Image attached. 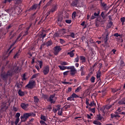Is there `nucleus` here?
<instances>
[{
  "instance_id": "58836bf2",
  "label": "nucleus",
  "mask_w": 125,
  "mask_h": 125,
  "mask_svg": "<svg viewBox=\"0 0 125 125\" xmlns=\"http://www.w3.org/2000/svg\"><path fill=\"white\" fill-rule=\"evenodd\" d=\"M67 100H68V101H75V99H73L71 95V96L67 98Z\"/></svg>"
},
{
  "instance_id": "f8f14e48",
  "label": "nucleus",
  "mask_w": 125,
  "mask_h": 125,
  "mask_svg": "<svg viewBox=\"0 0 125 125\" xmlns=\"http://www.w3.org/2000/svg\"><path fill=\"white\" fill-rule=\"evenodd\" d=\"M79 3V0H74L71 3V6H75L76 7Z\"/></svg>"
},
{
  "instance_id": "09e8293b",
  "label": "nucleus",
  "mask_w": 125,
  "mask_h": 125,
  "mask_svg": "<svg viewBox=\"0 0 125 125\" xmlns=\"http://www.w3.org/2000/svg\"><path fill=\"white\" fill-rule=\"evenodd\" d=\"M59 37H60V35L58 33H55L53 36V38H59Z\"/></svg>"
},
{
  "instance_id": "473e14b6",
  "label": "nucleus",
  "mask_w": 125,
  "mask_h": 125,
  "mask_svg": "<svg viewBox=\"0 0 125 125\" xmlns=\"http://www.w3.org/2000/svg\"><path fill=\"white\" fill-rule=\"evenodd\" d=\"M76 56L77 57L74 59V63H76V62L78 63V62H79L80 61V58L79 57V55L76 54Z\"/></svg>"
},
{
  "instance_id": "49530a36",
  "label": "nucleus",
  "mask_w": 125,
  "mask_h": 125,
  "mask_svg": "<svg viewBox=\"0 0 125 125\" xmlns=\"http://www.w3.org/2000/svg\"><path fill=\"white\" fill-rule=\"evenodd\" d=\"M96 104L94 103V101H92L90 103V104H89V106L90 107H92L93 106H96Z\"/></svg>"
},
{
  "instance_id": "c756f323",
  "label": "nucleus",
  "mask_w": 125,
  "mask_h": 125,
  "mask_svg": "<svg viewBox=\"0 0 125 125\" xmlns=\"http://www.w3.org/2000/svg\"><path fill=\"white\" fill-rule=\"evenodd\" d=\"M122 112V110L121 109V108H118V109L116 111V112H115V114H116L117 115H120L121 113Z\"/></svg>"
},
{
  "instance_id": "20e7f679",
  "label": "nucleus",
  "mask_w": 125,
  "mask_h": 125,
  "mask_svg": "<svg viewBox=\"0 0 125 125\" xmlns=\"http://www.w3.org/2000/svg\"><path fill=\"white\" fill-rule=\"evenodd\" d=\"M62 50V48H61V46H56L54 48V55H58V54L60 51Z\"/></svg>"
},
{
  "instance_id": "e2e57ef3",
  "label": "nucleus",
  "mask_w": 125,
  "mask_h": 125,
  "mask_svg": "<svg viewBox=\"0 0 125 125\" xmlns=\"http://www.w3.org/2000/svg\"><path fill=\"white\" fill-rule=\"evenodd\" d=\"M13 26V24H10L9 26H7L6 29L9 30V29H10L11 28H12Z\"/></svg>"
},
{
  "instance_id": "c85d7f7f",
  "label": "nucleus",
  "mask_w": 125,
  "mask_h": 125,
  "mask_svg": "<svg viewBox=\"0 0 125 125\" xmlns=\"http://www.w3.org/2000/svg\"><path fill=\"white\" fill-rule=\"evenodd\" d=\"M113 36L114 37H116V38H119V37H119L120 40H121V39H122L123 37L122 35H121V34H119L118 33L114 34Z\"/></svg>"
},
{
  "instance_id": "b1692460",
  "label": "nucleus",
  "mask_w": 125,
  "mask_h": 125,
  "mask_svg": "<svg viewBox=\"0 0 125 125\" xmlns=\"http://www.w3.org/2000/svg\"><path fill=\"white\" fill-rule=\"evenodd\" d=\"M18 94L20 96H24L25 95V93L22 91L21 89H20L18 91Z\"/></svg>"
},
{
  "instance_id": "6e6552de",
  "label": "nucleus",
  "mask_w": 125,
  "mask_h": 125,
  "mask_svg": "<svg viewBox=\"0 0 125 125\" xmlns=\"http://www.w3.org/2000/svg\"><path fill=\"white\" fill-rule=\"evenodd\" d=\"M21 37H22V33H20L19 35V36L17 37L16 41L12 42V43L11 44L12 46H13V45H14V44H15V43H16V42H20V41H21V40H22V38H21ZM20 38H21L20 39Z\"/></svg>"
},
{
  "instance_id": "de8ad7c7",
  "label": "nucleus",
  "mask_w": 125,
  "mask_h": 125,
  "mask_svg": "<svg viewBox=\"0 0 125 125\" xmlns=\"http://www.w3.org/2000/svg\"><path fill=\"white\" fill-rule=\"evenodd\" d=\"M105 110H109V109H111V108H112V105H105Z\"/></svg>"
},
{
  "instance_id": "cd10ccee",
  "label": "nucleus",
  "mask_w": 125,
  "mask_h": 125,
  "mask_svg": "<svg viewBox=\"0 0 125 125\" xmlns=\"http://www.w3.org/2000/svg\"><path fill=\"white\" fill-rule=\"evenodd\" d=\"M118 104H120V105H125V101L124 100V98L118 102Z\"/></svg>"
},
{
  "instance_id": "f704fd0d",
  "label": "nucleus",
  "mask_w": 125,
  "mask_h": 125,
  "mask_svg": "<svg viewBox=\"0 0 125 125\" xmlns=\"http://www.w3.org/2000/svg\"><path fill=\"white\" fill-rule=\"evenodd\" d=\"M97 119L98 121H101L103 119V117L101 116V114H99V115H97Z\"/></svg>"
},
{
  "instance_id": "4468645a",
  "label": "nucleus",
  "mask_w": 125,
  "mask_h": 125,
  "mask_svg": "<svg viewBox=\"0 0 125 125\" xmlns=\"http://www.w3.org/2000/svg\"><path fill=\"white\" fill-rule=\"evenodd\" d=\"M21 107L23 110H26V109H27V108H28V107H29V104H25V103H21Z\"/></svg>"
},
{
  "instance_id": "3c124183",
  "label": "nucleus",
  "mask_w": 125,
  "mask_h": 125,
  "mask_svg": "<svg viewBox=\"0 0 125 125\" xmlns=\"http://www.w3.org/2000/svg\"><path fill=\"white\" fill-rule=\"evenodd\" d=\"M82 89V86H80L77 88L75 90V92H79V91Z\"/></svg>"
},
{
  "instance_id": "5fc2aeb1",
  "label": "nucleus",
  "mask_w": 125,
  "mask_h": 125,
  "mask_svg": "<svg viewBox=\"0 0 125 125\" xmlns=\"http://www.w3.org/2000/svg\"><path fill=\"white\" fill-rule=\"evenodd\" d=\"M20 121V118H16V121L15 122V125H18V123H19Z\"/></svg>"
},
{
  "instance_id": "bb28decb",
  "label": "nucleus",
  "mask_w": 125,
  "mask_h": 125,
  "mask_svg": "<svg viewBox=\"0 0 125 125\" xmlns=\"http://www.w3.org/2000/svg\"><path fill=\"white\" fill-rule=\"evenodd\" d=\"M52 44V41L51 40L48 41L45 43L46 46H50Z\"/></svg>"
},
{
  "instance_id": "37998d69",
  "label": "nucleus",
  "mask_w": 125,
  "mask_h": 125,
  "mask_svg": "<svg viewBox=\"0 0 125 125\" xmlns=\"http://www.w3.org/2000/svg\"><path fill=\"white\" fill-rule=\"evenodd\" d=\"M89 111H90V112H92L93 114L95 113V108H91V107L89 108Z\"/></svg>"
},
{
  "instance_id": "864d4df0",
  "label": "nucleus",
  "mask_w": 125,
  "mask_h": 125,
  "mask_svg": "<svg viewBox=\"0 0 125 125\" xmlns=\"http://www.w3.org/2000/svg\"><path fill=\"white\" fill-rule=\"evenodd\" d=\"M20 116H21V114H20V113L18 112L16 114L15 118H16L17 119H19V118L20 117Z\"/></svg>"
},
{
  "instance_id": "79ce46f5",
  "label": "nucleus",
  "mask_w": 125,
  "mask_h": 125,
  "mask_svg": "<svg viewBox=\"0 0 125 125\" xmlns=\"http://www.w3.org/2000/svg\"><path fill=\"white\" fill-rule=\"evenodd\" d=\"M41 119L43 120L44 122H46V117L44 115H41Z\"/></svg>"
},
{
  "instance_id": "8fccbe9b",
  "label": "nucleus",
  "mask_w": 125,
  "mask_h": 125,
  "mask_svg": "<svg viewBox=\"0 0 125 125\" xmlns=\"http://www.w3.org/2000/svg\"><path fill=\"white\" fill-rule=\"evenodd\" d=\"M69 37H71V38H72V39H75V33L74 32L70 33V35H69Z\"/></svg>"
},
{
  "instance_id": "ea45409f",
  "label": "nucleus",
  "mask_w": 125,
  "mask_h": 125,
  "mask_svg": "<svg viewBox=\"0 0 125 125\" xmlns=\"http://www.w3.org/2000/svg\"><path fill=\"white\" fill-rule=\"evenodd\" d=\"M101 16L102 17L103 19H105L106 16H105V12H102Z\"/></svg>"
},
{
  "instance_id": "69168bd1",
  "label": "nucleus",
  "mask_w": 125,
  "mask_h": 125,
  "mask_svg": "<svg viewBox=\"0 0 125 125\" xmlns=\"http://www.w3.org/2000/svg\"><path fill=\"white\" fill-rule=\"evenodd\" d=\"M90 74H88L87 76H86V81H88L89 80V78L91 77Z\"/></svg>"
},
{
  "instance_id": "dca6fc26",
  "label": "nucleus",
  "mask_w": 125,
  "mask_h": 125,
  "mask_svg": "<svg viewBox=\"0 0 125 125\" xmlns=\"http://www.w3.org/2000/svg\"><path fill=\"white\" fill-rule=\"evenodd\" d=\"M8 108V107L6 106V103H3L1 105V111H3V110H6Z\"/></svg>"
},
{
  "instance_id": "c9c22d12",
  "label": "nucleus",
  "mask_w": 125,
  "mask_h": 125,
  "mask_svg": "<svg viewBox=\"0 0 125 125\" xmlns=\"http://www.w3.org/2000/svg\"><path fill=\"white\" fill-rule=\"evenodd\" d=\"M72 97L74 98H80V97L77 95V94L73 93L72 95Z\"/></svg>"
},
{
  "instance_id": "680f3d73",
  "label": "nucleus",
  "mask_w": 125,
  "mask_h": 125,
  "mask_svg": "<svg viewBox=\"0 0 125 125\" xmlns=\"http://www.w3.org/2000/svg\"><path fill=\"white\" fill-rule=\"evenodd\" d=\"M102 93L103 94V96H105V95L106 94V90L105 89L102 90Z\"/></svg>"
},
{
  "instance_id": "603ef678",
  "label": "nucleus",
  "mask_w": 125,
  "mask_h": 125,
  "mask_svg": "<svg viewBox=\"0 0 125 125\" xmlns=\"http://www.w3.org/2000/svg\"><path fill=\"white\" fill-rule=\"evenodd\" d=\"M38 75H40V73L35 74L32 76V79H36L37 77H38Z\"/></svg>"
},
{
  "instance_id": "aec40b11",
  "label": "nucleus",
  "mask_w": 125,
  "mask_h": 125,
  "mask_svg": "<svg viewBox=\"0 0 125 125\" xmlns=\"http://www.w3.org/2000/svg\"><path fill=\"white\" fill-rule=\"evenodd\" d=\"M38 7H39V4H34L33 5H32L30 7V9L31 10H36V9H37V8H38Z\"/></svg>"
},
{
  "instance_id": "6ab92c4d",
  "label": "nucleus",
  "mask_w": 125,
  "mask_h": 125,
  "mask_svg": "<svg viewBox=\"0 0 125 125\" xmlns=\"http://www.w3.org/2000/svg\"><path fill=\"white\" fill-rule=\"evenodd\" d=\"M59 68H60V70H62V71H64V70H66L67 69L68 70L69 66H62V65H59Z\"/></svg>"
},
{
  "instance_id": "9d476101",
  "label": "nucleus",
  "mask_w": 125,
  "mask_h": 125,
  "mask_svg": "<svg viewBox=\"0 0 125 125\" xmlns=\"http://www.w3.org/2000/svg\"><path fill=\"white\" fill-rule=\"evenodd\" d=\"M57 6H58V5H57V4H54L49 12L50 13L51 12L52 13H53V12H55V11L57 10Z\"/></svg>"
},
{
  "instance_id": "1a4fd4ad",
  "label": "nucleus",
  "mask_w": 125,
  "mask_h": 125,
  "mask_svg": "<svg viewBox=\"0 0 125 125\" xmlns=\"http://www.w3.org/2000/svg\"><path fill=\"white\" fill-rule=\"evenodd\" d=\"M56 95V94L54 93L53 95H50L49 98V101L50 102L51 104H55V101H53V98L55 97Z\"/></svg>"
},
{
  "instance_id": "f257e3e1",
  "label": "nucleus",
  "mask_w": 125,
  "mask_h": 125,
  "mask_svg": "<svg viewBox=\"0 0 125 125\" xmlns=\"http://www.w3.org/2000/svg\"><path fill=\"white\" fill-rule=\"evenodd\" d=\"M12 76H13V74L10 71H8L7 73L5 71L2 72L0 74V78L4 82H6L8 80V78L12 77Z\"/></svg>"
},
{
  "instance_id": "393cba45",
  "label": "nucleus",
  "mask_w": 125,
  "mask_h": 125,
  "mask_svg": "<svg viewBox=\"0 0 125 125\" xmlns=\"http://www.w3.org/2000/svg\"><path fill=\"white\" fill-rule=\"evenodd\" d=\"M105 110H106V107L105 106V105L103 106L101 108V111L103 113V114H104V115H105V113H106L105 112Z\"/></svg>"
},
{
  "instance_id": "f03ea898",
  "label": "nucleus",
  "mask_w": 125,
  "mask_h": 125,
  "mask_svg": "<svg viewBox=\"0 0 125 125\" xmlns=\"http://www.w3.org/2000/svg\"><path fill=\"white\" fill-rule=\"evenodd\" d=\"M35 116L36 114L34 113V112L25 113L23 116H21V123L26 122L29 117H35Z\"/></svg>"
},
{
  "instance_id": "13d9d810",
  "label": "nucleus",
  "mask_w": 125,
  "mask_h": 125,
  "mask_svg": "<svg viewBox=\"0 0 125 125\" xmlns=\"http://www.w3.org/2000/svg\"><path fill=\"white\" fill-rule=\"evenodd\" d=\"M65 21L67 24H71L72 23V20H66Z\"/></svg>"
},
{
  "instance_id": "7ed1b4c3",
  "label": "nucleus",
  "mask_w": 125,
  "mask_h": 125,
  "mask_svg": "<svg viewBox=\"0 0 125 125\" xmlns=\"http://www.w3.org/2000/svg\"><path fill=\"white\" fill-rule=\"evenodd\" d=\"M68 70H70V71H69V72H70V74L72 77H75V75H76V73H77V69H76V68H75V66H69Z\"/></svg>"
},
{
  "instance_id": "423d86ee",
  "label": "nucleus",
  "mask_w": 125,
  "mask_h": 125,
  "mask_svg": "<svg viewBox=\"0 0 125 125\" xmlns=\"http://www.w3.org/2000/svg\"><path fill=\"white\" fill-rule=\"evenodd\" d=\"M42 72L44 76H46L49 73V65H46L44 66L42 69Z\"/></svg>"
},
{
  "instance_id": "2eb2a0df",
  "label": "nucleus",
  "mask_w": 125,
  "mask_h": 125,
  "mask_svg": "<svg viewBox=\"0 0 125 125\" xmlns=\"http://www.w3.org/2000/svg\"><path fill=\"white\" fill-rule=\"evenodd\" d=\"M16 86H17V87H18V88H22V87H23V82H17L16 83Z\"/></svg>"
},
{
  "instance_id": "bf43d9fd",
  "label": "nucleus",
  "mask_w": 125,
  "mask_h": 125,
  "mask_svg": "<svg viewBox=\"0 0 125 125\" xmlns=\"http://www.w3.org/2000/svg\"><path fill=\"white\" fill-rule=\"evenodd\" d=\"M69 72H70V71H66L65 72H64L63 73V75L64 77H65L66 76H68V74H69Z\"/></svg>"
},
{
  "instance_id": "a18cd8bd",
  "label": "nucleus",
  "mask_w": 125,
  "mask_h": 125,
  "mask_svg": "<svg viewBox=\"0 0 125 125\" xmlns=\"http://www.w3.org/2000/svg\"><path fill=\"white\" fill-rule=\"evenodd\" d=\"M90 81L91 83H93L95 82V77L94 76H92L91 79H90Z\"/></svg>"
},
{
  "instance_id": "052dcab7",
  "label": "nucleus",
  "mask_w": 125,
  "mask_h": 125,
  "mask_svg": "<svg viewBox=\"0 0 125 125\" xmlns=\"http://www.w3.org/2000/svg\"><path fill=\"white\" fill-rule=\"evenodd\" d=\"M14 1H15L16 4H18V3H21V2L22 0H14Z\"/></svg>"
},
{
  "instance_id": "2f4dec72",
  "label": "nucleus",
  "mask_w": 125,
  "mask_h": 125,
  "mask_svg": "<svg viewBox=\"0 0 125 125\" xmlns=\"http://www.w3.org/2000/svg\"><path fill=\"white\" fill-rule=\"evenodd\" d=\"M38 62L39 64L40 69H42V65H43V62L42 61H38Z\"/></svg>"
},
{
  "instance_id": "412c9836",
  "label": "nucleus",
  "mask_w": 125,
  "mask_h": 125,
  "mask_svg": "<svg viewBox=\"0 0 125 125\" xmlns=\"http://www.w3.org/2000/svg\"><path fill=\"white\" fill-rule=\"evenodd\" d=\"M34 100L36 105H38V104H39V102H40V99H39V98H38L37 96H34Z\"/></svg>"
},
{
  "instance_id": "0e129e2a",
  "label": "nucleus",
  "mask_w": 125,
  "mask_h": 125,
  "mask_svg": "<svg viewBox=\"0 0 125 125\" xmlns=\"http://www.w3.org/2000/svg\"><path fill=\"white\" fill-rule=\"evenodd\" d=\"M21 70V68H20V67H19V66L17 67V68L15 69V70L17 72V73H19Z\"/></svg>"
},
{
  "instance_id": "4d7b16f0",
  "label": "nucleus",
  "mask_w": 125,
  "mask_h": 125,
  "mask_svg": "<svg viewBox=\"0 0 125 125\" xmlns=\"http://www.w3.org/2000/svg\"><path fill=\"white\" fill-rule=\"evenodd\" d=\"M60 42L61 44H63V43H64V42H66V41H65L64 40L62 39H60Z\"/></svg>"
},
{
  "instance_id": "7c9ffc66",
  "label": "nucleus",
  "mask_w": 125,
  "mask_h": 125,
  "mask_svg": "<svg viewBox=\"0 0 125 125\" xmlns=\"http://www.w3.org/2000/svg\"><path fill=\"white\" fill-rule=\"evenodd\" d=\"M100 77H101V71H100V69L99 70L97 73V78L100 79Z\"/></svg>"
},
{
  "instance_id": "4be33fe9",
  "label": "nucleus",
  "mask_w": 125,
  "mask_h": 125,
  "mask_svg": "<svg viewBox=\"0 0 125 125\" xmlns=\"http://www.w3.org/2000/svg\"><path fill=\"white\" fill-rule=\"evenodd\" d=\"M111 119H114V118H121V116H120L119 114H111Z\"/></svg>"
},
{
  "instance_id": "5701e85b",
  "label": "nucleus",
  "mask_w": 125,
  "mask_h": 125,
  "mask_svg": "<svg viewBox=\"0 0 125 125\" xmlns=\"http://www.w3.org/2000/svg\"><path fill=\"white\" fill-rule=\"evenodd\" d=\"M20 53H21V52L20 51V50H19L16 53V54L14 56V58L15 59L16 58H18L19 57V55H20Z\"/></svg>"
},
{
  "instance_id": "a878e982",
  "label": "nucleus",
  "mask_w": 125,
  "mask_h": 125,
  "mask_svg": "<svg viewBox=\"0 0 125 125\" xmlns=\"http://www.w3.org/2000/svg\"><path fill=\"white\" fill-rule=\"evenodd\" d=\"M80 60L82 61V63H85V57H84V56H81Z\"/></svg>"
},
{
  "instance_id": "0eeeda50",
  "label": "nucleus",
  "mask_w": 125,
  "mask_h": 125,
  "mask_svg": "<svg viewBox=\"0 0 125 125\" xmlns=\"http://www.w3.org/2000/svg\"><path fill=\"white\" fill-rule=\"evenodd\" d=\"M57 23L59 26H60V27H62V26H63V24H64V21L63 20V17H59L58 19Z\"/></svg>"
},
{
  "instance_id": "9b49d317",
  "label": "nucleus",
  "mask_w": 125,
  "mask_h": 125,
  "mask_svg": "<svg viewBox=\"0 0 125 125\" xmlns=\"http://www.w3.org/2000/svg\"><path fill=\"white\" fill-rule=\"evenodd\" d=\"M100 6L104 9V10H108V8H107V4L105 3V2H103L102 4H100Z\"/></svg>"
},
{
  "instance_id": "72a5a7b5",
  "label": "nucleus",
  "mask_w": 125,
  "mask_h": 125,
  "mask_svg": "<svg viewBox=\"0 0 125 125\" xmlns=\"http://www.w3.org/2000/svg\"><path fill=\"white\" fill-rule=\"evenodd\" d=\"M45 37H46V34H43V33H42L41 34H40L39 38L40 39H42V40H43V39H44Z\"/></svg>"
},
{
  "instance_id": "f3484780",
  "label": "nucleus",
  "mask_w": 125,
  "mask_h": 125,
  "mask_svg": "<svg viewBox=\"0 0 125 125\" xmlns=\"http://www.w3.org/2000/svg\"><path fill=\"white\" fill-rule=\"evenodd\" d=\"M104 34H105V37L104 38V42H107L108 40H109V32L108 31H105Z\"/></svg>"
},
{
  "instance_id": "a19ab883",
  "label": "nucleus",
  "mask_w": 125,
  "mask_h": 125,
  "mask_svg": "<svg viewBox=\"0 0 125 125\" xmlns=\"http://www.w3.org/2000/svg\"><path fill=\"white\" fill-rule=\"evenodd\" d=\"M113 26V21H108V23L107 24L108 28H111Z\"/></svg>"
},
{
  "instance_id": "774afa93",
  "label": "nucleus",
  "mask_w": 125,
  "mask_h": 125,
  "mask_svg": "<svg viewBox=\"0 0 125 125\" xmlns=\"http://www.w3.org/2000/svg\"><path fill=\"white\" fill-rule=\"evenodd\" d=\"M120 20H121V22H125V17H124L121 18Z\"/></svg>"
},
{
  "instance_id": "6e6d98bb",
  "label": "nucleus",
  "mask_w": 125,
  "mask_h": 125,
  "mask_svg": "<svg viewBox=\"0 0 125 125\" xmlns=\"http://www.w3.org/2000/svg\"><path fill=\"white\" fill-rule=\"evenodd\" d=\"M69 63L67 62H61V65H68Z\"/></svg>"
},
{
  "instance_id": "e433bc0d",
  "label": "nucleus",
  "mask_w": 125,
  "mask_h": 125,
  "mask_svg": "<svg viewBox=\"0 0 125 125\" xmlns=\"http://www.w3.org/2000/svg\"><path fill=\"white\" fill-rule=\"evenodd\" d=\"M76 16H77V12L76 11L73 12L72 14V19H74L75 18H76Z\"/></svg>"
},
{
  "instance_id": "c03bdc74",
  "label": "nucleus",
  "mask_w": 125,
  "mask_h": 125,
  "mask_svg": "<svg viewBox=\"0 0 125 125\" xmlns=\"http://www.w3.org/2000/svg\"><path fill=\"white\" fill-rule=\"evenodd\" d=\"M125 62L123 60H121L120 61V66L121 67H125Z\"/></svg>"
},
{
  "instance_id": "4c0bfd02",
  "label": "nucleus",
  "mask_w": 125,
  "mask_h": 125,
  "mask_svg": "<svg viewBox=\"0 0 125 125\" xmlns=\"http://www.w3.org/2000/svg\"><path fill=\"white\" fill-rule=\"evenodd\" d=\"M93 124H94V125H102V124H101V123H100V122L97 121H93Z\"/></svg>"
},
{
  "instance_id": "39448f33",
  "label": "nucleus",
  "mask_w": 125,
  "mask_h": 125,
  "mask_svg": "<svg viewBox=\"0 0 125 125\" xmlns=\"http://www.w3.org/2000/svg\"><path fill=\"white\" fill-rule=\"evenodd\" d=\"M35 83H36V81H30L29 83L26 85V87H27V88H30V89H32V88H33L34 86H35Z\"/></svg>"
},
{
  "instance_id": "338daca9",
  "label": "nucleus",
  "mask_w": 125,
  "mask_h": 125,
  "mask_svg": "<svg viewBox=\"0 0 125 125\" xmlns=\"http://www.w3.org/2000/svg\"><path fill=\"white\" fill-rule=\"evenodd\" d=\"M62 114H63V112H62V109H61V111L59 110L58 115H59V116H62Z\"/></svg>"
},
{
  "instance_id": "a211bd4d",
  "label": "nucleus",
  "mask_w": 125,
  "mask_h": 125,
  "mask_svg": "<svg viewBox=\"0 0 125 125\" xmlns=\"http://www.w3.org/2000/svg\"><path fill=\"white\" fill-rule=\"evenodd\" d=\"M74 52H75V50H73L70 52H67V55H69L70 57L73 58V57L75 56V53H74Z\"/></svg>"
},
{
  "instance_id": "ddd939ff",
  "label": "nucleus",
  "mask_w": 125,
  "mask_h": 125,
  "mask_svg": "<svg viewBox=\"0 0 125 125\" xmlns=\"http://www.w3.org/2000/svg\"><path fill=\"white\" fill-rule=\"evenodd\" d=\"M9 35L10 39L11 40V39H13V38H14L16 36V32H14V31L12 30L9 33Z\"/></svg>"
}]
</instances>
